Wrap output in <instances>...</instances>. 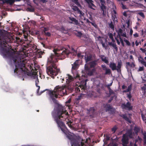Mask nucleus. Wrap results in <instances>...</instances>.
<instances>
[{"label": "nucleus", "instance_id": "f257e3e1", "mask_svg": "<svg viewBox=\"0 0 146 146\" xmlns=\"http://www.w3.org/2000/svg\"><path fill=\"white\" fill-rule=\"evenodd\" d=\"M6 35L0 31V53L3 57L7 58L13 62L15 66L14 72L15 74H20L22 72H25L27 70V66H29L26 59L21 58V55L18 54L15 52L10 50L7 46Z\"/></svg>", "mask_w": 146, "mask_h": 146}, {"label": "nucleus", "instance_id": "f03ea898", "mask_svg": "<svg viewBox=\"0 0 146 146\" xmlns=\"http://www.w3.org/2000/svg\"><path fill=\"white\" fill-rule=\"evenodd\" d=\"M54 55L52 54L50 56L48 59V61L51 63L50 66L47 68L46 72L53 78L54 76H56L60 72V70L57 68L56 64L54 63L58 61V58L62 59H64L66 56H68L70 53V51L65 49L62 52L59 48L54 49L53 50Z\"/></svg>", "mask_w": 146, "mask_h": 146}, {"label": "nucleus", "instance_id": "7ed1b4c3", "mask_svg": "<svg viewBox=\"0 0 146 146\" xmlns=\"http://www.w3.org/2000/svg\"><path fill=\"white\" fill-rule=\"evenodd\" d=\"M52 116L59 127H60L61 131L66 134L67 130L64 123L61 120L60 117H65L67 118L68 116V113L64 110V107L61 105L58 104L57 108L54 109L52 113Z\"/></svg>", "mask_w": 146, "mask_h": 146}, {"label": "nucleus", "instance_id": "20e7f679", "mask_svg": "<svg viewBox=\"0 0 146 146\" xmlns=\"http://www.w3.org/2000/svg\"><path fill=\"white\" fill-rule=\"evenodd\" d=\"M72 72L74 74V77L78 81H76V87H80L82 89L85 88L86 86V82L87 79L84 80L83 78H81L77 71V70L79 67L78 61L76 60L73 64H72Z\"/></svg>", "mask_w": 146, "mask_h": 146}, {"label": "nucleus", "instance_id": "39448f33", "mask_svg": "<svg viewBox=\"0 0 146 146\" xmlns=\"http://www.w3.org/2000/svg\"><path fill=\"white\" fill-rule=\"evenodd\" d=\"M48 94L53 102L56 104H57V102L55 98H57L58 95L63 96L67 94L66 88L64 86H56L54 90L49 91Z\"/></svg>", "mask_w": 146, "mask_h": 146}, {"label": "nucleus", "instance_id": "423d86ee", "mask_svg": "<svg viewBox=\"0 0 146 146\" xmlns=\"http://www.w3.org/2000/svg\"><path fill=\"white\" fill-rule=\"evenodd\" d=\"M68 139L71 140V146H92V145L88 143L90 141V139H87L86 140L83 139L78 137L76 139L73 138L72 136H68Z\"/></svg>", "mask_w": 146, "mask_h": 146}, {"label": "nucleus", "instance_id": "0eeeda50", "mask_svg": "<svg viewBox=\"0 0 146 146\" xmlns=\"http://www.w3.org/2000/svg\"><path fill=\"white\" fill-rule=\"evenodd\" d=\"M129 137L131 138L132 137V132L131 130L128 131L126 134H123L121 139L122 145L123 146H128L129 143ZM133 143L132 142H130L129 146H133ZM133 146H137L136 144L134 145Z\"/></svg>", "mask_w": 146, "mask_h": 146}, {"label": "nucleus", "instance_id": "6e6552de", "mask_svg": "<svg viewBox=\"0 0 146 146\" xmlns=\"http://www.w3.org/2000/svg\"><path fill=\"white\" fill-rule=\"evenodd\" d=\"M122 65V62L120 60L117 62V66H116L115 63L114 62H111L109 64V67L111 70H117V72H119L121 71V68Z\"/></svg>", "mask_w": 146, "mask_h": 146}, {"label": "nucleus", "instance_id": "1a4fd4ad", "mask_svg": "<svg viewBox=\"0 0 146 146\" xmlns=\"http://www.w3.org/2000/svg\"><path fill=\"white\" fill-rule=\"evenodd\" d=\"M117 32L118 35L119 36L120 41L122 46H124V44L123 42V39L121 38V36L127 38V36L126 35V32L125 31H123L121 29H119L117 31Z\"/></svg>", "mask_w": 146, "mask_h": 146}, {"label": "nucleus", "instance_id": "9d476101", "mask_svg": "<svg viewBox=\"0 0 146 146\" xmlns=\"http://www.w3.org/2000/svg\"><path fill=\"white\" fill-rule=\"evenodd\" d=\"M119 2L122 8L123 9H127V4L128 0H116Z\"/></svg>", "mask_w": 146, "mask_h": 146}, {"label": "nucleus", "instance_id": "9b49d317", "mask_svg": "<svg viewBox=\"0 0 146 146\" xmlns=\"http://www.w3.org/2000/svg\"><path fill=\"white\" fill-rule=\"evenodd\" d=\"M88 4V7L90 8L95 10L96 6L94 4V1L92 0H84Z\"/></svg>", "mask_w": 146, "mask_h": 146}, {"label": "nucleus", "instance_id": "f8f14e48", "mask_svg": "<svg viewBox=\"0 0 146 146\" xmlns=\"http://www.w3.org/2000/svg\"><path fill=\"white\" fill-rule=\"evenodd\" d=\"M121 107L123 109L128 110H131L132 109V106L129 102H127L126 104L125 103L122 104L121 105Z\"/></svg>", "mask_w": 146, "mask_h": 146}, {"label": "nucleus", "instance_id": "ddd939ff", "mask_svg": "<svg viewBox=\"0 0 146 146\" xmlns=\"http://www.w3.org/2000/svg\"><path fill=\"white\" fill-rule=\"evenodd\" d=\"M73 77L70 76L69 74H67L65 77V79L66 80V83L67 84H69L70 82L73 81L74 79H76V78L74 77V74Z\"/></svg>", "mask_w": 146, "mask_h": 146}, {"label": "nucleus", "instance_id": "4468645a", "mask_svg": "<svg viewBox=\"0 0 146 146\" xmlns=\"http://www.w3.org/2000/svg\"><path fill=\"white\" fill-rule=\"evenodd\" d=\"M33 80L35 82V84L36 86L38 87V89L37 90V93L39 95H40L41 94H38V91L40 87L38 85V83H39V80L38 78V76L37 75H34Z\"/></svg>", "mask_w": 146, "mask_h": 146}, {"label": "nucleus", "instance_id": "2eb2a0df", "mask_svg": "<svg viewBox=\"0 0 146 146\" xmlns=\"http://www.w3.org/2000/svg\"><path fill=\"white\" fill-rule=\"evenodd\" d=\"M88 111L89 115L90 117H94L95 109L94 107L90 108L89 110H87Z\"/></svg>", "mask_w": 146, "mask_h": 146}, {"label": "nucleus", "instance_id": "dca6fc26", "mask_svg": "<svg viewBox=\"0 0 146 146\" xmlns=\"http://www.w3.org/2000/svg\"><path fill=\"white\" fill-rule=\"evenodd\" d=\"M104 108L106 111H110L113 112L115 110V109H113L111 106L108 104L105 105Z\"/></svg>", "mask_w": 146, "mask_h": 146}, {"label": "nucleus", "instance_id": "f3484780", "mask_svg": "<svg viewBox=\"0 0 146 146\" xmlns=\"http://www.w3.org/2000/svg\"><path fill=\"white\" fill-rule=\"evenodd\" d=\"M108 44L109 45L112 46L114 50L115 49L116 51L117 52V51L118 48L117 46V45L115 43V41L111 42H108Z\"/></svg>", "mask_w": 146, "mask_h": 146}, {"label": "nucleus", "instance_id": "a211bd4d", "mask_svg": "<svg viewBox=\"0 0 146 146\" xmlns=\"http://www.w3.org/2000/svg\"><path fill=\"white\" fill-rule=\"evenodd\" d=\"M100 58L102 61L107 64H108V58L107 57L105 56L104 55H101Z\"/></svg>", "mask_w": 146, "mask_h": 146}, {"label": "nucleus", "instance_id": "6ab92c4d", "mask_svg": "<svg viewBox=\"0 0 146 146\" xmlns=\"http://www.w3.org/2000/svg\"><path fill=\"white\" fill-rule=\"evenodd\" d=\"M69 19L72 21L70 22V23H74L76 25H78L79 24L78 21L73 17H69Z\"/></svg>", "mask_w": 146, "mask_h": 146}, {"label": "nucleus", "instance_id": "aec40b11", "mask_svg": "<svg viewBox=\"0 0 146 146\" xmlns=\"http://www.w3.org/2000/svg\"><path fill=\"white\" fill-rule=\"evenodd\" d=\"M101 9L103 11L102 14L104 15L106 14L107 8L105 5H100Z\"/></svg>", "mask_w": 146, "mask_h": 146}, {"label": "nucleus", "instance_id": "412c9836", "mask_svg": "<svg viewBox=\"0 0 146 146\" xmlns=\"http://www.w3.org/2000/svg\"><path fill=\"white\" fill-rule=\"evenodd\" d=\"M3 3H9L10 5L13 4L14 2V0H0Z\"/></svg>", "mask_w": 146, "mask_h": 146}, {"label": "nucleus", "instance_id": "4be33fe9", "mask_svg": "<svg viewBox=\"0 0 146 146\" xmlns=\"http://www.w3.org/2000/svg\"><path fill=\"white\" fill-rule=\"evenodd\" d=\"M92 56L90 55H86L85 56V59L86 62L87 63L88 62L91 60Z\"/></svg>", "mask_w": 146, "mask_h": 146}, {"label": "nucleus", "instance_id": "5701e85b", "mask_svg": "<svg viewBox=\"0 0 146 146\" xmlns=\"http://www.w3.org/2000/svg\"><path fill=\"white\" fill-rule=\"evenodd\" d=\"M127 68L128 66H130L131 67H134L135 66V65L134 64V61L132 62L131 64H130L129 62H127L126 63Z\"/></svg>", "mask_w": 146, "mask_h": 146}, {"label": "nucleus", "instance_id": "b1692460", "mask_svg": "<svg viewBox=\"0 0 146 146\" xmlns=\"http://www.w3.org/2000/svg\"><path fill=\"white\" fill-rule=\"evenodd\" d=\"M143 80L144 82H146V76H145V78L143 79ZM141 89L142 90L145 91L146 90V84H144V86L141 87Z\"/></svg>", "mask_w": 146, "mask_h": 146}, {"label": "nucleus", "instance_id": "393cba45", "mask_svg": "<svg viewBox=\"0 0 146 146\" xmlns=\"http://www.w3.org/2000/svg\"><path fill=\"white\" fill-rule=\"evenodd\" d=\"M123 117L126 121L129 123H131V121L129 118H128L126 114L123 115L122 116Z\"/></svg>", "mask_w": 146, "mask_h": 146}, {"label": "nucleus", "instance_id": "a878e982", "mask_svg": "<svg viewBox=\"0 0 146 146\" xmlns=\"http://www.w3.org/2000/svg\"><path fill=\"white\" fill-rule=\"evenodd\" d=\"M77 14H79V16L81 18H82V17H84L85 15V14L80 10L78 11V12Z\"/></svg>", "mask_w": 146, "mask_h": 146}, {"label": "nucleus", "instance_id": "bb28decb", "mask_svg": "<svg viewBox=\"0 0 146 146\" xmlns=\"http://www.w3.org/2000/svg\"><path fill=\"white\" fill-rule=\"evenodd\" d=\"M72 9L75 12V14L77 13L78 11H79V9L76 6H73L72 7Z\"/></svg>", "mask_w": 146, "mask_h": 146}, {"label": "nucleus", "instance_id": "cd10ccee", "mask_svg": "<svg viewBox=\"0 0 146 146\" xmlns=\"http://www.w3.org/2000/svg\"><path fill=\"white\" fill-rule=\"evenodd\" d=\"M131 90V85H129L127 89L123 91V92H128L130 91Z\"/></svg>", "mask_w": 146, "mask_h": 146}, {"label": "nucleus", "instance_id": "c85d7f7f", "mask_svg": "<svg viewBox=\"0 0 146 146\" xmlns=\"http://www.w3.org/2000/svg\"><path fill=\"white\" fill-rule=\"evenodd\" d=\"M96 64V62L95 61H93L90 62V66L91 67H94Z\"/></svg>", "mask_w": 146, "mask_h": 146}, {"label": "nucleus", "instance_id": "c756f323", "mask_svg": "<svg viewBox=\"0 0 146 146\" xmlns=\"http://www.w3.org/2000/svg\"><path fill=\"white\" fill-rule=\"evenodd\" d=\"M118 145L114 141H113L111 143H110L109 145V146H117Z\"/></svg>", "mask_w": 146, "mask_h": 146}, {"label": "nucleus", "instance_id": "7c9ffc66", "mask_svg": "<svg viewBox=\"0 0 146 146\" xmlns=\"http://www.w3.org/2000/svg\"><path fill=\"white\" fill-rule=\"evenodd\" d=\"M138 60L142 64H144L145 63V61L144 59L141 56H140L138 58Z\"/></svg>", "mask_w": 146, "mask_h": 146}, {"label": "nucleus", "instance_id": "2f4dec72", "mask_svg": "<svg viewBox=\"0 0 146 146\" xmlns=\"http://www.w3.org/2000/svg\"><path fill=\"white\" fill-rule=\"evenodd\" d=\"M111 73V71L110 69L108 68L107 70L105 71V74L106 75L108 74L110 75V74Z\"/></svg>", "mask_w": 146, "mask_h": 146}, {"label": "nucleus", "instance_id": "473e14b6", "mask_svg": "<svg viewBox=\"0 0 146 146\" xmlns=\"http://www.w3.org/2000/svg\"><path fill=\"white\" fill-rule=\"evenodd\" d=\"M109 38L111 40L112 42H114L115 41L113 38V35L111 33L109 34Z\"/></svg>", "mask_w": 146, "mask_h": 146}, {"label": "nucleus", "instance_id": "72a5a7b5", "mask_svg": "<svg viewBox=\"0 0 146 146\" xmlns=\"http://www.w3.org/2000/svg\"><path fill=\"white\" fill-rule=\"evenodd\" d=\"M109 94L110 95L113 94H115L114 92L110 88H108Z\"/></svg>", "mask_w": 146, "mask_h": 146}, {"label": "nucleus", "instance_id": "f704fd0d", "mask_svg": "<svg viewBox=\"0 0 146 146\" xmlns=\"http://www.w3.org/2000/svg\"><path fill=\"white\" fill-rule=\"evenodd\" d=\"M101 5H106V1L104 0H100Z\"/></svg>", "mask_w": 146, "mask_h": 146}, {"label": "nucleus", "instance_id": "c9c22d12", "mask_svg": "<svg viewBox=\"0 0 146 146\" xmlns=\"http://www.w3.org/2000/svg\"><path fill=\"white\" fill-rule=\"evenodd\" d=\"M101 66L102 68V69L105 71H106L108 69V68L106 67V66L105 65H102Z\"/></svg>", "mask_w": 146, "mask_h": 146}, {"label": "nucleus", "instance_id": "e433bc0d", "mask_svg": "<svg viewBox=\"0 0 146 146\" xmlns=\"http://www.w3.org/2000/svg\"><path fill=\"white\" fill-rule=\"evenodd\" d=\"M82 94H80L79 96H78L77 98H76V101H79L80 100H81L82 98Z\"/></svg>", "mask_w": 146, "mask_h": 146}, {"label": "nucleus", "instance_id": "4c0bfd02", "mask_svg": "<svg viewBox=\"0 0 146 146\" xmlns=\"http://www.w3.org/2000/svg\"><path fill=\"white\" fill-rule=\"evenodd\" d=\"M134 130L135 132L137 133L139 131V129L138 127H135L134 129Z\"/></svg>", "mask_w": 146, "mask_h": 146}, {"label": "nucleus", "instance_id": "58836bf2", "mask_svg": "<svg viewBox=\"0 0 146 146\" xmlns=\"http://www.w3.org/2000/svg\"><path fill=\"white\" fill-rule=\"evenodd\" d=\"M102 46L104 48L106 49H107V46L106 45V44L105 43H103L102 42Z\"/></svg>", "mask_w": 146, "mask_h": 146}, {"label": "nucleus", "instance_id": "ea45409f", "mask_svg": "<svg viewBox=\"0 0 146 146\" xmlns=\"http://www.w3.org/2000/svg\"><path fill=\"white\" fill-rule=\"evenodd\" d=\"M85 70H86V71H87L88 72H89V69L88 66L87 65V64H86L85 65Z\"/></svg>", "mask_w": 146, "mask_h": 146}, {"label": "nucleus", "instance_id": "a19ab883", "mask_svg": "<svg viewBox=\"0 0 146 146\" xmlns=\"http://www.w3.org/2000/svg\"><path fill=\"white\" fill-rule=\"evenodd\" d=\"M71 101V100L70 99H69L66 102V105L68 106H69V105L68 104H70Z\"/></svg>", "mask_w": 146, "mask_h": 146}, {"label": "nucleus", "instance_id": "79ce46f5", "mask_svg": "<svg viewBox=\"0 0 146 146\" xmlns=\"http://www.w3.org/2000/svg\"><path fill=\"white\" fill-rule=\"evenodd\" d=\"M117 129V127L116 126H115L112 129V131L113 132V133H114L116 131Z\"/></svg>", "mask_w": 146, "mask_h": 146}, {"label": "nucleus", "instance_id": "37998d69", "mask_svg": "<svg viewBox=\"0 0 146 146\" xmlns=\"http://www.w3.org/2000/svg\"><path fill=\"white\" fill-rule=\"evenodd\" d=\"M38 53L39 55V57L41 58V55L43 53H44V52L41 51H38Z\"/></svg>", "mask_w": 146, "mask_h": 146}, {"label": "nucleus", "instance_id": "c03bdc74", "mask_svg": "<svg viewBox=\"0 0 146 146\" xmlns=\"http://www.w3.org/2000/svg\"><path fill=\"white\" fill-rule=\"evenodd\" d=\"M138 14L142 17L143 18H144L145 17L143 13L139 12L138 13Z\"/></svg>", "mask_w": 146, "mask_h": 146}, {"label": "nucleus", "instance_id": "a18cd8bd", "mask_svg": "<svg viewBox=\"0 0 146 146\" xmlns=\"http://www.w3.org/2000/svg\"><path fill=\"white\" fill-rule=\"evenodd\" d=\"M34 68H35V69H34L33 68H32V71L33 70V72H38V68H36L35 67H34Z\"/></svg>", "mask_w": 146, "mask_h": 146}, {"label": "nucleus", "instance_id": "49530a36", "mask_svg": "<svg viewBox=\"0 0 146 146\" xmlns=\"http://www.w3.org/2000/svg\"><path fill=\"white\" fill-rule=\"evenodd\" d=\"M144 144L146 145V135L144 134Z\"/></svg>", "mask_w": 146, "mask_h": 146}, {"label": "nucleus", "instance_id": "de8ad7c7", "mask_svg": "<svg viewBox=\"0 0 146 146\" xmlns=\"http://www.w3.org/2000/svg\"><path fill=\"white\" fill-rule=\"evenodd\" d=\"M44 33L46 36H50V34L49 32H45Z\"/></svg>", "mask_w": 146, "mask_h": 146}, {"label": "nucleus", "instance_id": "09e8293b", "mask_svg": "<svg viewBox=\"0 0 146 146\" xmlns=\"http://www.w3.org/2000/svg\"><path fill=\"white\" fill-rule=\"evenodd\" d=\"M109 26L110 28L113 29L114 28V26L112 24V23L111 22L109 24Z\"/></svg>", "mask_w": 146, "mask_h": 146}, {"label": "nucleus", "instance_id": "8fccbe9b", "mask_svg": "<svg viewBox=\"0 0 146 146\" xmlns=\"http://www.w3.org/2000/svg\"><path fill=\"white\" fill-rule=\"evenodd\" d=\"M91 23L93 26H94L95 28H97V25L94 22H91Z\"/></svg>", "mask_w": 146, "mask_h": 146}, {"label": "nucleus", "instance_id": "3c124183", "mask_svg": "<svg viewBox=\"0 0 146 146\" xmlns=\"http://www.w3.org/2000/svg\"><path fill=\"white\" fill-rule=\"evenodd\" d=\"M82 34L80 32H78L77 33V36L79 37H81L82 36Z\"/></svg>", "mask_w": 146, "mask_h": 146}, {"label": "nucleus", "instance_id": "603ef678", "mask_svg": "<svg viewBox=\"0 0 146 146\" xmlns=\"http://www.w3.org/2000/svg\"><path fill=\"white\" fill-rule=\"evenodd\" d=\"M144 68L143 67H140L138 69L139 71H141L143 70Z\"/></svg>", "mask_w": 146, "mask_h": 146}, {"label": "nucleus", "instance_id": "864d4df0", "mask_svg": "<svg viewBox=\"0 0 146 146\" xmlns=\"http://www.w3.org/2000/svg\"><path fill=\"white\" fill-rule=\"evenodd\" d=\"M72 1L77 5L78 4V0H73Z\"/></svg>", "mask_w": 146, "mask_h": 146}, {"label": "nucleus", "instance_id": "5fc2aeb1", "mask_svg": "<svg viewBox=\"0 0 146 146\" xmlns=\"http://www.w3.org/2000/svg\"><path fill=\"white\" fill-rule=\"evenodd\" d=\"M125 42H126V44L128 46H130L131 45V44L130 42L127 40L126 41H125Z\"/></svg>", "mask_w": 146, "mask_h": 146}, {"label": "nucleus", "instance_id": "6e6d98bb", "mask_svg": "<svg viewBox=\"0 0 146 146\" xmlns=\"http://www.w3.org/2000/svg\"><path fill=\"white\" fill-rule=\"evenodd\" d=\"M127 94V97L129 99H130L131 98V95L130 93H129V94Z\"/></svg>", "mask_w": 146, "mask_h": 146}, {"label": "nucleus", "instance_id": "4d7b16f0", "mask_svg": "<svg viewBox=\"0 0 146 146\" xmlns=\"http://www.w3.org/2000/svg\"><path fill=\"white\" fill-rule=\"evenodd\" d=\"M113 16L116 17V12L115 10H113Z\"/></svg>", "mask_w": 146, "mask_h": 146}, {"label": "nucleus", "instance_id": "13d9d810", "mask_svg": "<svg viewBox=\"0 0 146 146\" xmlns=\"http://www.w3.org/2000/svg\"><path fill=\"white\" fill-rule=\"evenodd\" d=\"M112 82H111V83H110L109 84H108L107 85V87L108 88H110V86H111L112 85Z\"/></svg>", "mask_w": 146, "mask_h": 146}, {"label": "nucleus", "instance_id": "bf43d9fd", "mask_svg": "<svg viewBox=\"0 0 146 146\" xmlns=\"http://www.w3.org/2000/svg\"><path fill=\"white\" fill-rule=\"evenodd\" d=\"M142 117L143 120H146V117L142 115H141Z\"/></svg>", "mask_w": 146, "mask_h": 146}, {"label": "nucleus", "instance_id": "052dcab7", "mask_svg": "<svg viewBox=\"0 0 146 146\" xmlns=\"http://www.w3.org/2000/svg\"><path fill=\"white\" fill-rule=\"evenodd\" d=\"M48 28H44L43 30L44 32V33L45 32H47V31L48 30Z\"/></svg>", "mask_w": 146, "mask_h": 146}, {"label": "nucleus", "instance_id": "680f3d73", "mask_svg": "<svg viewBox=\"0 0 146 146\" xmlns=\"http://www.w3.org/2000/svg\"><path fill=\"white\" fill-rule=\"evenodd\" d=\"M115 39L116 40V42L117 44L119 45L120 44V42L119 41V40L116 39V38H115Z\"/></svg>", "mask_w": 146, "mask_h": 146}, {"label": "nucleus", "instance_id": "e2e57ef3", "mask_svg": "<svg viewBox=\"0 0 146 146\" xmlns=\"http://www.w3.org/2000/svg\"><path fill=\"white\" fill-rule=\"evenodd\" d=\"M40 1L43 3H45L46 2H47V0H40Z\"/></svg>", "mask_w": 146, "mask_h": 146}, {"label": "nucleus", "instance_id": "0e129e2a", "mask_svg": "<svg viewBox=\"0 0 146 146\" xmlns=\"http://www.w3.org/2000/svg\"><path fill=\"white\" fill-rule=\"evenodd\" d=\"M130 59H131L132 60V61L134 62V60L133 59V56L131 55H130Z\"/></svg>", "mask_w": 146, "mask_h": 146}, {"label": "nucleus", "instance_id": "69168bd1", "mask_svg": "<svg viewBox=\"0 0 146 146\" xmlns=\"http://www.w3.org/2000/svg\"><path fill=\"white\" fill-rule=\"evenodd\" d=\"M123 15L125 17H127V14L126 13V12H125V11L124 12H123Z\"/></svg>", "mask_w": 146, "mask_h": 146}, {"label": "nucleus", "instance_id": "338daca9", "mask_svg": "<svg viewBox=\"0 0 146 146\" xmlns=\"http://www.w3.org/2000/svg\"><path fill=\"white\" fill-rule=\"evenodd\" d=\"M28 9L29 11H31V12H33L34 11V9H31L30 8H28Z\"/></svg>", "mask_w": 146, "mask_h": 146}, {"label": "nucleus", "instance_id": "774afa93", "mask_svg": "<svg viewBox=\"0 0 146 146\" xmlns=\"http://www.w3.org/2000/svg\"><path fill=\"white\" fill-rule=\"evenodd\" d=\"M140 50H141L143 52H145L146 51V50L145 49H143L141 48H140Z\"/></svg>", "mask_w": 146, "mask_h": 146}]
</instances>
